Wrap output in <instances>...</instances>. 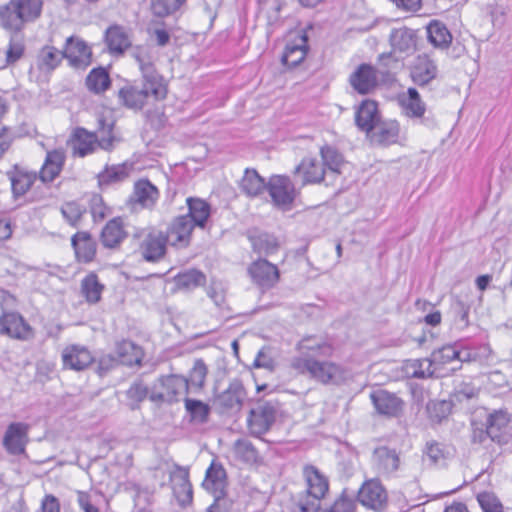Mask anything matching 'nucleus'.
Listing matches in <instances>:
<instances>
[{"instance_id": "52", "label": "nucleus", "mask_w": 512, "mask_h": 512, "mask_svg": "<svg viewBox=\"0 0 512 512\" xmlns=\"http://www.w3.org/2000/svg\"><path fill=\"white\" fill-rule=\"evenodd\" d=\"M323 164L332 172L340 173L343 165V158L334 148L330 146L322 147L320 150Z\"/></svg>"}, {"instance_id": "41", "label": "nucleus", "mask_w": 512, "mask_h": 512, "mask_svg": "<svg viewBox=\"0 0 512 512\" xmlns=\"http://www.w3.org/2000/svg\"><path fill=\"white\" fill-rule=\"evenodd\" d=\"M267 187L264 179L254 169H246L241 179L240 188L247 196L255 197L262 193Z\"/></svg>"}, {"instance_id": "15", "label": "nucleus", "mask_w": 512, "mask_h": 512, "mask_svg": "<svg viewBox=\"0 0 512 512\" xmlns=\"http://www.w3.org/2000/svg\"><path fill=\"white\" fill-rule=\"evenodd\" d=\"M358 501L365 507L379 511L387 501V494L376 480L366 481L358 491Z\"/></svg>"}, {"instance_id": "20", "label": "nucleus", "mask_w": 512, "mask_h": 512, "mask_svg": "<svg viewBox=\"0 0 512 512\" xmlns=\"http://www.w3.org/2000/svg\"><path fill=\"white\" fill-rule=\"evenodd\" d=\"M173 493L181 506L192 502L193 491L186 468L177 466L170 474Z\"/></svg>"}, {"instance_id": "11", "label": "nucleus", "mask_w": 512, "mask_h": 512, "mask_svg": "<svg viewBox=\"0 0 512 512\" xmlns=\"http://www.w3.org/2000/svg\"><path fill=\"white\" fill-rule=\"evenodd\" d=\"M63 57L66 58L71 67L84 70L92 62L91 48L85 41L78 37L71 36L67 38Z\"/></svg>"}, {"instance_id": "63", "label": "nucleus", "mask_w": 512, "mask_h": 512, "mask_svg": "<svg viewBox=\"0 0 512 512\" xmlns=\"http://www.w3.org/2000/svg\"><path fill=\"white\" fill-rule=\"evenodd\" d=\"M399 129L395 123H390L379 128V140L385 143L395 142L398 137Z\"/></svg>"}, {"instance_id": "22", "label": "nucleus", "mask_w": 512, "mask_h": 512, "mask_svg": "<svg viewBox=\"0 0 512 512\" xmlns=\"http://www.w3.org/2000/svg\"><path fill=\"white\" fill-rule=\"evenodd\" d=\"M372 463L379 475L388 476L398 470L400 458L395 450L379 447L374 450Z\"/></svg>"}, {"instance_id": "10", "label": "nucleus", "mask_w": 512, "mask_h": 512, "mask_svg": "<svg viewBox=\"0 0 512 512\" xmlns=\"http://www.w3.org/2000/svg\"><path fill=\"white\" fill-rule=\"evenodd\" d=\"M248 273L262 291L273 288L279 281L280 273L276 265L265 259H259L250 264Z\"/></svg>"}, {"instance_id": "47", "label": "nucleus", "mask_w": 512, "mask_h": 512, "mask_svg": "<svg viewBox=\"0 0 512 512\" xmlns=\"http://www.w3.org/2000/svg\"><path fill=\"white\" fill-rule=\"evenodd\" d=\"M103 288L93 273L88 274L81 282L82 294L89 303H97L100 300Z\"/></svg>"}, {"instance_id": "29", "label": "nucleus", "mask_w": 512, "mask_h": 512, "mask_svg": "<svg viewBox=\"0 0 512 512\" xmlns=\"http://www.w3.org/2000/svg\"><path fill=\"white\" fill-rule=\"evenodd\" d=\"M437 75V66L434 61L426 55L418 56L411 68V78L417 85L428 84Z\"/></svg>"}, {"instance_id": "7", "label": "nucleus", "mask_w": 512, "mask_h": 512, "mask_svg": "<svg viewBox=\"0 0 512 512\" xmlns=\"http://www.w3.org/2000/svg\"><path fill=\"white\" fill-rule=\"evenodd\" d=\"M266 189L276 207L284 211L291 208L296 198V190L289 177L283 175L270 177Z\"/></svg>"}, {"instance_id": "9", "label": "nucleus", "mask_w": 512, "mask_h": 512, "mask_svg": "<svg viewBox=\"0 0 512 512\" xmlns=\"http://www.w3.org/2000/svg\"><path fill=\"white\" fill-rule=\"evenodd\" d=\"M30 425L24 422L10 423L3 436V447L10 455H21L29 443Z\"/></svg>"}, {"instance_id": "61", "label": "nucleus", "mask_w": 512, "mask_h": 512, "mask_svg": "<svg viewBox=\"0 0 512 512\" xmlns=\"http://www.w3.org/2000/svg\"><path fill=\"white\" fill-rule=\"evenodd\" d=\"M254 247L260 253L271 254L277 249V241L274 237L263 235L254 242Z\"/></svg>"}, {"instance_id": "46", "label": "nucleus", "mask_w": 512, "mask_h": 512, "mask_svg": "<svg viewBox=\"0 0 512 512\" xmlns=\"http://www.w3.org/2000/svg\"><path fill=\"white\" fill-rule=\"evenodd\" d=\"M509 421L510 417L506 411L498 410L491 413L486 422L489 437L493 441L498 440L501 432L507 427Z\"/></svg>"}, {"instance_id": "17", "label": "nucleus", "mask_w": 512, "mask_h": 512, "mask_svg": "<svg viewBox=\"0 0 512 512\" xmlns=\"http://www.w3.org/2000/svg\"><path fill=\"white\" fill-rule=\"evenodd\" d=\"M430 360L435 368L436 374L444 365L458 360L461 362L476 360V354L467 349L459 350L455 345H444L431 353Z\"/></svg>"}, {"instance_id": "48", "label": "nucleus", "mask_w": 512, "mask_h": 512, "mask_svg": "<svg viewBox=\"0 0 512 512\" xmlns=\"http://www.w3.org/2000/svg\"><path fill=\"white\" fill-rule=\"evenodd\" d=\"M233 451L235 456L247 463L254 464L258 460V452L252 443L246 439H239L234 443Z\"/></svg>"}, {"instance_id": "62", "label": "nucleus", "mask_w": 512, "mask_h": 512, "mask_svg": "<svg viewBox=\"0 0 512 512\" xmlns=\"http://www.w3.org/2000/svg\"><path fill=\"white\" fill-rule=\"evenodd\" d=\"M24 53V45L19 40H10L9 46L6 51L7 63H15L18 61Z\"/></svg>"}, {"instance_id": "45", "label": "nucleus", "mask_w": 512, "mask_h": 512, "mask_svg": "<svg viewBox=\"0 0 512 512\" xmlns=\"http://www.w3.org/2000/svg\"><path fill=\"white\" fill-rule=\"evenodd\" d=\"M135 197L143 207L150 208L156 203L159 192L150 181L140 180L135 184Z\"/></svg>"}, {"instance_id": "64", "label": "nucleus", "mask_w": 512, "mask_h": 512, "mask_svg": "<svg viewBox=\"0 0 512 512\" xmlns=\"http://www.w3.org/2000/svg\"><path fill=\"white\" fill-rule=\"evenodd\" d=\"M478 501L484 512H502V506L489 494H481Z\"/></svg>"}, {"instance_id": "21", "label": "nucleus", "mask_w": 512, "mask_h": 512, "mask_svg": "<svg viewBox=\"0 0 512 512\" xmlns=\"http://www.w3.org/2000/svg\"><path fill=\"white\" fill-rule=\"evenodd\" d=\"M370 399L379 414L397 416L402 410V400L386 390L378 389L371 392Z\"/></svg>"}, {"instance_id": "2", "label": "nucleus", "mask_w": 512, "mask_h": 512, "mask_svg": "<svg viewBox=\"0 0 512 512\" xmlns=\"http://www.w3.org/2000/svg\"><path fill=\"white\" fill-rule=\"evenodd\" d=\"M42 9L43 0H9L0 5V26L10 32H20L41 16Z\"/></svg>"}, {"instance_id": "58", "label": "nucleus", "mask_w": 512, "mask_h": 512, "mask_svg": "<svg viewBox=\"0 0 512 512\" xmlns=\"http://www.w3.org/2000/svg\"><path fill=\"white\" fill-rule=\"evenodd\" d=\"M126 177L125 169L121 166H113L111 168H107L105 171L99 174V183L100 184H109L112 182H117Z\"/></svg>"}, {"instance_id": "28", "label": "nucleus", "mask_w": 512, "mask_h": 512, "mask_svg": "<svg viewBox=\"0 0 512 512\" xmlns=\"http://www.w3.org/2000/svg\"><path fill=\"white\" fill-rule=\"evenodd\" d=\"M378 107L375 101L364 100L359 106L355 122L358 128L364 132L372 131L379 122Z\"/></svg>"}, {"instance_id": "30", "label": "nucleus", "mask_w": 512, "mask_h": 512, "mask_svg": "<svg viewBox=\"0 0 512 512\" xmlns=\"http://www.w3.org/2000/svg\"><path fill=\"white\" fill-rule=\"evenodd\" d=\"M295 173L302 177V183L313 184L323 180L325 169L323 165L315 158H304L295 168Z\"/></svg>"}, {"instance_id": "31", "label": "nucleus", "mask_w": 512, "mask_h": 512, "mask_svg": "<svg viewBox=\"0 0 512 512\" xmlns=\"http://www.w3.org/2000/svg\"><path fill=\"white\" fill-rule=\"evenodd\" d=\"M126 237L127 232L120 217L108 221L101 232V242L107 248H116Z\"/></svg>"}, {"instance_id": "14", "label": "nucleus", "mask_w": 512, "mask_h": 512, "mask_svg": "<svg viewBox=\"0 0 512 512\" xmlns=\"http://www.w3.org/2000/svg\"><path fill=\"white\" fill-rule=\"evenodd\" d=\"M134 58L142 73V80L156 86L153 90L155 94L162 93V85H167L165 79L159 74L154 67V57L148 50L140 49L134 54Z\"/></svg>"}, {"instance_id": "27", "label": "nucleus", "mask_w": 512, "mask_h": 512, "mask_svg": "<svg viewBox=\"0 0 512 512\" xmlns=\"http://www.w3.org/2000/svg\"><path fill=\"white\" fill-rule=\"evenodd\" d=\"M65 153L61 149L48 151L39 172V178L44 183L52 182L62 171Z\"/></svg>"}, {"instance_id": "24", "label": "nucleus", "mask_w": 512, "mask_h": 512, "mask_svg": "<svg viewBox=\"0 0 512 512\" xmlns=\"http://www.w3.org/2000/svg\"><path fill=\"white\" fill-rule=\"evenodd\" d=\"M307 35L299 34L293 40H290L284 49L281 61L288 67H296L306 57L308 51Z\"/></svg>"}, {"instance_id": "42", "label": "nucleus", "mask_w": 512, "mask_h": 512, "mask_svg": "<svg viewBox=\"0 0 512 512\" xmlns=\"http://www.w3.org/2000/svg\"><path fill=\"white\" fill-rule=\"evenodd\" d=\"M404 368L407 376L412 378L424 379L437 376L430 358L408 360Z\"/></svg>"}, {"instance_id": "50", "label": "nucleus", "mask_w": 512, "mask_h": 512, "mask_svg": "<svg viewBox=\"0 0 512 512\" xmlns=\"http://www.w3.org/2000/svg\"><path fill=\"white\" fill-rule=\"evenodd\" d=\"M176 283L181 288L193 289L205 283V275L195 269L188 270L177 275Z\"/></svg>"}, {"instance_id": "55", "label": "nucleus", "mask_w": 512, "mask_h": 512, "mask_svg": "<svg viewBox=\"0 0 512 512\" xmlns=\"http://www.w3.org/2000/svg\"><path fill=\"white\" fill-rule=\"evenodd\" d=\"M207 375V367L203 360L198 359L194 362V365L190 371L188 386H194L197 388H201L204 385L205 378Z\"/></svg>"}, {"instance_id": "44", "label": "nucleus", "mask_w": 512, "mask_h": 512, "mask_svg": "<svg viewBox=\"0 0 512 512\" xmlns=\"http://www.w3.org/2000/svg\"><path fill=\"white\" fill-rule=\"evenodd\" d=\"M85 83L89 91L101 94L110 87L111 81L108 72L104 68L99 67L89 72Z\"/></svg>"}, {"instance_id": "8", "label": "nucleus", "mask_w": 512, "mask_h": 512, "mask_svg": "<svg viewBox=\"0 0 512 512\" xmlns=\"http://www.w3.org/2000/svg\"><path fill=\"white\" fill-rule=\"evenodd\" d=\"M277 416L276 406L270 402L259 403L250 411L248 427L252 435L261 436L270 430Z\"/></svg>"}, {"instance_id": "54", "label": "nucleus", "mask_w": 512, "mask_h": 512, "mask_svg": "<svg viewBox=\"0 0 512 512\" xmlns=\"http://www.w3.org/2000/svg\"><path fill=\"white\" fill-rule=\"evenodd\" d=\"M356 507L355 496L344 490L334 503L327 509V512H353Z\"/></svg>"}, {"instance_id": "51", "label": "nucleus", "mask_w": 512, "mask_h": 512, "mask_svg": "<svg viewBox=\"0 0 512 512\" xmlns=\"http://www.w3.org/2000/svg\"><path fill=\"white\" fill-rule=\"evenodd\" d=\"M185 408L195 422L203 423L208 418L209 407L200 400L186 398Z\"/></svg>"}, {"instance_id": "18", "label": "nucleus", "mask_w": 512, "mask_h": 512, "mask_svg": "<svg viewBox=\"0 0 512 512\" xmlns=\"http://www.w3.org/2000/svg\"><path fill=\"white\" fill-rule=\"evenodd\" d=\"M349 82L359 94L371 93L378 85V71L369 64H361L350 75Z\"/></svg>"}, {"instance_id": "19", "label": "nucleus", "mask_w": 512, "mask_h": 512, "mask_svg": "<svg viewBox=\"0 0 512 512\" xmlns=\"http://www.w3.org/2000/svg\"><path fill=\"white\" fill-rule=\"evenodd\" d=\"M94 360L92 353L82 345H69L62 351L63 366L80 371L87 368Z\"/></svg>"}, {"instance_id": "32", "label": "nucleus", "mask_w": 512, "mask_h": 512, "mask_svg": "<svg viewBox=\"0 0 512 512\" xmlns=\"http://www.w3.org/2000/svg\"><path fill=\"white\" fill-rule=\"evenodd\" d=\"M453 456V449L435 440L428 441L423 450V459L430 465L444 466Z\"/></svg>"}, {"instance_id": "6", "label": "nucleus", "mask_w": 512, "mask_h": 512, "mask_svg": "<svg viewBox=\"0 0 512 512\" xmlns=\"http://www.w3.org/2000/svg\"><path fill=\"white\" fill-rule=\"evenodd\" d=\"M303 475L307 484V493L312 499L306 503L300 502L299 507L302 512H317L319 509V500L323 498L328 491V480L312 465L304 467Z\"/></svg>"}, {"instance_id": "1", "label": "nucleus", "mask_w": 512, "mask_h": 512, "mask_svg": "<svg viewBox=\"0 0 512 512\" xmlns=\"http://www.w3.org/2000/svg\"><path fill=\"white\" fill-rule=\"evenodd\" d=\"M290 367L299 375L323 385H339L348 378V371L342 365L318 357H292Z\"/></svg>"}, {"instance_id": "57", "label": "nucleus", "mask_w": 512, "mask_h": 512, "mask_svg": "<svg viewBox=\"0 0 512 512\" xmlns=\"http://www.w3.org/2000/svg\"><path fill=\"white\" fill-rule=\"evenodd\" d=\"M90 212L95 222H100L108 214V208L105 206L100 195L94 194L90 199Z\"/></svg>"}, {"instance_id": "4", "label": "nucleus", "mask_w": 512, "mask_h": 512, "mask_svg": "<svg viewBox=\"0 0 512 512\" xmlns=\"http://www.w3.org/2000/svg\"><path fill=\"white\" fill-rule=\"evenodd\" d=\"M156 86L142 80V85H126L118 91L120 102L128 109L140 111L146 105L164 100L168 93L167 85H162V93L155 94Z\"/></svg>"}, {"instance_id": "49", "label": "nucleus", "mask_w": 512, "mask_h": 512, "mask_svg": "<svg viewBox=\"0 0 512 512\" xmlns=\"http://www.w3.org/2000/svg\"><path fill=\"white\" fill-rule=\"evenodd\" d=\"M128 489L131 492L135 506H152L154 497L153 489L147 486L143 487L137 483L130 484Z\"/></svg>"}, {"instance_id": "43", "label": "nucleus", "mask_w": 512, "mask_h": 512, "mask_svg": "<svg viewBox=\"0 0 512 512\" xmlns=\"http://www.w3.org/2000/svg\"><path fill=\"white\" fill-rule=\"evenodd\" d=\"M106 43L111 53L122 54L129 46L130 40L119 26L110 27L106 31Z\"/></svg>"}, {"instance_id": "5", "label": "nucleus", "mask_w": 512, "mask_h": 512, "mask_svg": "<svg viewBox=\"0 0 512 512\" xmlns=\"http://www.w3.org/2000/svg\"><path fill=\"white\" fill-rule=\"evenodd\" d=\"M0 335L21 342H31L35 339L36 331L20 313L4 311L0 315Z\"/></svg>"}, {"instance_id": "37", "label": "nucleus", "mask_w": 512, "mask_h": 512, "mask_svg": "<svg viewBox=\"0 0 512 512\" xmlns=\"http://www.w3.org/2000/svg\"><path fill=\"white\" fill-rule=\"evenodd\" d=\"M119 363L127 366L140 364L143 356L142 349L129 340H122L116 345Z\"/></svg>"}, {"instance_id": "25", "label": "nucleus", "mask_w": 512, "mask_h": 512, "mask_svg": "<svg viewBox=\"0 0 512 512\" xmlns=\"http://www.w3.org/2000/svg\"><path fill=\"white\" fill-rule=\"evenodd\" d=\"M390 45L392 53H399L400 57L414 52L416 47L415 35L413 30L406 27L395 28L390 33Z\"/></svg>"}, {"instance_id": "56", "label": "nucleus", "mask_w": 512, "mask_h": 512, "mask_svg": "<svg viewBox=\"0 0 512 512\" xmlns=\"http://www.w3.org/2000/svg\"><path fill=\"white\" fill-rule=\"evenodd\" d=\"M84 212L85 209L76 202H68L61 208L63 217L72 226H76L78 224Z\"/></svg>"}, {"instance_id": "34", "label": "nucleus", "mask_w": 512, "mask_h": 512, "mask_svg": "<svg viewBox=\"0 0 512 512\" xmlns=\"http://www.w3.org/2000/svg\"><path fill=\"white\" fill-rule=\"evenodd\" d=\"M186 203L188 213L185 216L191 219L194 227L204 228L211 214L210 205L200 198L192 197L187 198Z\"/></svg>"}, {"instance_id": "33", "label": "nucleus", "mask_w": 512, "mask_h": 512, "mask_svg": "<svg viewBox=\"0 0 512 512\" xmlns=\"http://www.w3.org/2000/svg\"><path fill=\"white\" fill-rule=\"evenodd\" d=\"M71 243L79 261L87 263L93 260L96 253V244L88 232H77L72 237Z\"/></svg>"}, {"instance_id": "60", "label": "nucleus", "mask_w": 512, "mask_h": 512, "mask_svg": "<svg viewBox=\"0 0 512 512\" xmlns=\"http://www.w3.org/2000/svg\"><path fill=\"white\" fill-rule=\"evenodd\" d=\"M147 394L148 388L141 381L134 382L127 390V397L133 401L134 404L143 401L147 397Z\"/></svg>"}, {"instance_id": "36", "label": "nucleus", "mask_w": 512, "mask_h": 512, "mask_svg": "<svg viewBox=\"0 0 512 512\" xmlns=\"http://www.w3.org/2000/svg\"><path fill=\"white\" fill-rule=\"evenodd\" d=\"M63 58L62 52L52 46H45L36 57L35 68L41 73H50L60 64Z\"/></svg>"}, {"instance_id": "3", "label": "nucleus", "mask_w": 512, "mask_h": 512, "mask_svg": "<svg viewBox=\"0 0 512 512\" xmlns=\"http://www.w3.org/2000/svg\"><path fill=\"white\" fill-rule=\"evenodd\" d=\"M98 123L99 132L101 133L100 137L84 128H77L75 130L71 140L73 155L85 157L95 152L97 148L106 151L113 149L115 142L118 141L117 138L112 135L114 124L112 122L106 123L103 118H100Z\"/></svg>"}, {"instance_id": "13", "label": "nucleus", "mask_w": 512, "mask_h": 512, "mask_svg": "<svg viewBox=\"0 0 512 512\" xmlns=\"http://www.w3.org/2000/svg\"><path fill=\"white\" fill-rule=\"evenodd\" d=\"M168 240L165 233L158 230L150 231L142 240L139 251L147 262H158L166 253Z\"/></svg>"}, {"instance_id": "39", "label": "nucleus", "mask_w": 512, "mask_h": 512, "mask_svg": "<svg viewBox=\"0 0 512 512\" xmlns=\"http://www.w3.org/2000/svg\"><path fill=\"white\" fill-rule=\"evenodd\" d=\"M11 182V188L15 196L24 195L32 186L37 178L34 172L20 170L15 167L14 171L8 173Z\"/></svg>"}, {"instance_id": "40", "label": "nucleus", "mask_w": 512, "mask_h": 512, "mask_svg": "<svg viewBox=\"0 0 512 512\" xmlns=\"http://www.w3.org/2000/svg\"><path fill=\"white\" fill-rule=\"evenodd\" d=\"M245 397V392L241 384L231 383L229 387L217 397L220 406L227 409H239Z\"/></svg>"}, {"instance_id": "26", "label": "nucleus", "mask_w": 512, "mask_h": 512, "mask_svg": "<svg viewBox=\"0 0 512 512\" xmlns=\"http://www.w3.org/2000/svg\"><path fill=\"white\" fill-rule=\"evenodd\" d=\"M202 486L212 493L216 500L224 495L226 487V472L220 464L212 463L206 471Z\"/></svg>"}, {"instance_id": "35", "label": "nucleus", "mask_w": 512, "mask_h": 512, "mask_svg": "<svg viewBox=\"0 0 512 512\" xmlns=\"http://www.w3.org/2000/svg\"><path fill=\"white\" fill-rule=\"evenodd\" d=\"M399 103L409 117L420 118L426 110L425 103L415 88H408L405 94L400 95Z\"/></svg>"}, {"instance_id": "59", "label": "nucleus", "mask_w": 512, "mask_h": 512, "mask_svg": "<svg viewBox=\"0 0 512 512\" xmlns=\"http://www.w3.org/2000/svg\"><path fill=\"white\" fill-rule=\"evenodd\" d=\"M15 139L14 131L0 123V158L9 150Z\"/></svg>"}, {"instance_id": "16", "label": "nucleus", "mask_w": 512, "mask_h": 512, "mask_svg": "<svg viewBox=\"0 0 512 512\" xmlns=\"http://www.w3.org/2000/svg\"><path fill=\"white\" fill-rule=\"evenodd\" d=\"M194 225L188 216H178L170 224L165 237L170 245L184 248L190 244Z\"/></svg>"}, {"instance_id": "38", "label": "nucleus", "mask_w": 512, "mask_h": 512, "mask_svg": "<svg viewBox=\"0 0 512 512\" xmlns=\"http://www.w3.org/2000/svg\"><path fill=\"white\" fill-rule=\"evenodd\" d=\"M429 42L437 48H447L452 42V35L446 25L439 20H432L427 26Z\"/></svg>"}, {"instance_id": "12", "label": "nucleus", "mask_w": 512, "mask_h": 512, "mask_svg": "<svg viewBox=\"0 0 512 512\" xmlns=\"http://www.w3.org/2000/svg\"><path fill=\"white\" fill-rule=\"evenodd\" d=\"M161 391H154L151 394L153 401L174 402L178 397L188 391V381L183 376L170 375L159 379Z\"/></svg>"}, {"instance_id": "53", "label": "nucleus", "mask_w": 512, "mask_h": 512, "mask_svg": "<svg viewBox=\"0 0 512 512\" xmlns=\"http://www.w3.org/2000/svg\"><path fill=\"white\" fill-rule=\"evenodd\" d=\"M185 2V0H152L151 8L154 15L165 17L177 9Z\"/></svg>"}, {"instance_id": "23", "label": "nucleus", "mask_w": 512, "mask_h": 512, "mask_svg": "<svg viewBox=\"0 0 512 512\" xmlns=\"http://www.w3.org/2000/svg\"><path fill=\"white\" fill-rule=\"evenodd\" d=\"M296 350L298 354L294 357H329L333 352L331 344L315 336H307L301 339L296 345Z\"/></svg>"}]
</instances>
